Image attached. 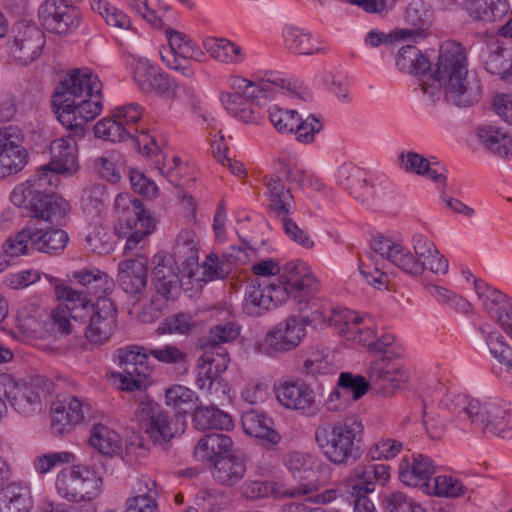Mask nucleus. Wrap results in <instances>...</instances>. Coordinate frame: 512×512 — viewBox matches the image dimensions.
I'll return each instance as SVG.
<instances>
[{"label":"nucleus","instance_id":"obj_1","mask_svg":"<svg viewBox=\"0 0 512 512\" xmlns=\"http://www.w3.org/2000/svg\"><path fill=\"white\" fill-rule=\"evenodd\" d=\"M51 160L25 183L17 185L11 202L28 210L32 217L59 223L70 209L69 203L52 192L59 182V174L72 175L78 170L77 143L74 137L55 139L50 144Z\"/></svg>","mask_w":512,"mask_h":512},{"label":"nucleus","instance_id":"obj_2","mask_svg":"<svg viewBox=\"0 0 512 512\" xmlns=\"http://www.w3.org/2000/svg\"><path fill=\"white\" fill-rule=\"evenodd\" d=\"M419 86L433 104L443 95L446 102L467 107L476 103L481 96L480 81L468 76L466 51L457 42L441 45L434 73L420 78Z\"/></svg>","mask_w":512,"mask_h":512},{"label":"nucleus","instance_id":"obj_3","mask_svg":"<svg viewBox=\"0 0 512 512\" xmlns=\"http://www.w3.org/2000/svg\"><path fill=\"white\" fill-rule=\"evenodd\" d=\"M117 213L115 233L125 240V259L118 264V276H148V258L144 253L147 238L156 228V220L139 199L118 194L114 201Z\"/></svg>","mask_w":512,"mask_h":512},{"label":"nucleus","instance_id":"obj_4","mask_svg":"<svg viewBox=\"0 0 512 512\" xmlns=\"http://www.w3.org/2000/svg\"><path fill=\"white\" fill-rule=\"evenodd\" d=\"M467 426L504 439L512 438V405L496 398L478 399L464 394L448 396L442 403Z\"/></svg>","mask_w":512,"mask_h":512},{"label":"nucleus","instance_id":"obj_5","mask_svg":"<svg viewBox=\"0 0 512 512\" xmlns=\"http://www.w3.org/2000/svg\"><path fill=\"white\" fill-rule=\"evenodd\" d=\"M149 356L163 364L184 365L187 363V352L174 344L158 347H143L138 345L121 348L117 352L119 366V388L126 391H142L151 384L150 375L153 367Z\"/></svg>","mask_w":512,"mask_h":512},{"label":"nucleus","instance_id":"obj_6","mask_svg":"<svg viewBox=\"0 0 512 512\" xmlns=\"http://www.w3.org/2000/svg\"><path fill=\"white\" fill-rule=\"evenodd\" d=\"M364 425L358 415L333 422L322 421L314 430V439L322 455L335 465H347L362 454Z\"/></svg>","mask_w":512,"mask_h":512},{"label":"nucleus","instance_id":"obj_7","mask_svg":"<svg viewBox=\"0 0 512 512\" xmlns=\"http://www.w3.org/2000/svg\"><path fill=\"white\" fill-rule=\"evenodd\" d=\"M325 320L347 341L367 347L371 354L381 355L380 358L392 360L395 337L391 334H383L376 338L372 328L373 319L370 315L360 316L355 311L339 308L333 309Z\"/></svg>","mask_w":512,"mask_h":512},{"label":"nucleus","instance_id":"obj_8","mask_svg":"<svg viewBox=\"0 0 512 512\" xmlns=\"http://www.w3.org/2000/svg\"><path fill=\"white\" fill-rule=\"evenodd\" d=\"M135 417L139 428L156 445H164L186 429V418L179 412L170 414L158 403L147 399L139 403Z\"/></svg>","mask_w":512,"mask_h":512},{"label":"nucleus","instance_id":"obj_9","mask_svg":"<svg viewBox=\"0 0 512 512\" xmlns=\"http://www.w3.org/2000/svg\"><path fill=\"white\" fill-rule=\"evenodd\" d=\"M73 279L82 287L74 289L68 285L55 286V295L59 300L69 301L75 307L80 305L85 310L94 305L100 298H109L108 295L115 287L114 280L104 271L97 268L82 269L73 273Z\"/></svg>","mask_w":512,"mask_h":512},{"label":"nucleus","instance_id":"obj_10","mask_svg":"<svg viewBox=\"0 0 512 512\" xmlns=\"http://www.w3.org/2000/svg\"><path fill=\"white\" fill-rule=\"evenodd\" d=\"M5 399L11 408L22 416H32L42 411L50 394V382L42 377L28 380L4 373Z\"/></svg>","mask_w":512,"mask_h":512},{"label":"nucleus","instance_id":"obj_11","mask_svg":"<svg viewBox=\"0 0 512 512\" xmlns=\"http://www.w3.org/2000/svg\"><path fill=\"white\" fill-rule=\"evenodd\" d=\"M372 247L394 266L412 276H419L424 269H429L436 274H445L448 271V260L438 250L435 255H431V258L420 262L416 261L408 248L382 235L374 237Z\"/></svg>","mask_w":512,"mask_h":512},{"label":"nucleus","instance_id":"obj_12","mask_svg":"<svg viewBox=\"0 0 512 512\" xmlns=\"http://www.w3.org/2000/svg\"><path fill=\"white\" fill-rule=\"evenodd\" d=\"M55 485L60 497L73 502L92 501L103 490L102 477L84 465H73L61 470Z\"/></svg>","mask_w":512,"mask_h":512},{"label":"nucleus","instance_id":"obj_13","mask_svg":"<svg viewBox=\"0 0 512 512\" xmlns=\"http://www.w3.org/2000/svg\"><path fill=\"white\" fill-rule=\"evenodd\" d=\"M127 62L131 67L133 80L140 91L155 93L170 100L177 97L178 83L157 64L132 53L127 54Z\"/></svg>","mask_w":512,"mask_h":512},{"label":"nucleus","instance_id":"obj_14","mask_svg":"<svg viewBox=\"0 0 512 512\" xmlns=\"http://www.w3.org/2000/svg\"><path fill=\"white\" fill-rule=\"evenodd\" d=\"M101 90L102 83L91 70L74 69L65 76L53 93L54 112L57 114V111L73 108L78 100L100 94Z\"/></svg>","mask_w":512,"mask_h":512},{"label":"nucleus","instance_id":"obj_15","mask_svg":"<svg viewBox=\"0 0 512 512\" xmlns=\"http://www.w3.org/2000/svg\"><path fill=\"white\" fill-rule=\"evenodd\" d=\"M44 45V33L35 24L20 20L10 30L6 50L15 63L28 65L41 55Z\"/></svg>","mask_w":512,"mask_h":512},{"label":"nucleus","instance_id":"obj_16","mask_svg":"<svg viewBox=\"0 0 512 512\" xmlns=\"http://www.w3.org/2000/svg\"><path fill=\"white\" fill-rule=\"evenodd\" d=\"M275 281L286 288L288 298L292 297L299 304L300 310H303L320 289V283L311 268L301 260L291 261L282 266L281 273Z\"/></svg>","mask_w":512,"mask_h":512},{"label":"nucleus","instance_id":"obj_17","mask_svg":"<svg viewBox=\"0 0 512 512\" xmlns=\"http://www.w3.org/2000/svg\"><path fill=\"white\" fill-rule=\"evenodd\" d=\"M284 463L292 477L298 482L297 485L288 487V497L308 496L319 489L321 481L318 473L326 466L323 462L309 454L291 452L286 455Z\"/></svg>","mask_w":512,"mask_h":512},{"label":"nucleus","instance_id":"obj_18","mask_svg":"<svg viewBox=\"0 0 512 512\" xmlns=\"http://www.w3.org/2000/svg\"><path fill=\"white\" fill-rule=\"evenodd\" d=\"M288 299L286 288L273 280H252L245 289L243 311L249 316H260Z\"/></svg>","mask_w":512,"mask_h":512},{"label":"nucleus","instance_id":"obj_19","mask_svg":"<svg viewBox=\"0 0 512 512\" xmlns=\"http://www.w3.org/2000/svg\"><path fill=\"white\" fill-rule=\"evenodd\" d=\"M94 134L97 138L111 142H123L132 139L139 150L147 156L158 155L161 152V145L153 135L144 130H141L140 135H136V130L125 127L114 116L98 121L94 126Z\"/></svg>","mask_w":512,"mask_h":512},{"label":"nucleus","instance_id":"obj_20","mask_svg":"<svg viewBox=\"0 0 512 512\" xmlns=\"http://www.w3.org/2000/svg\"><path fill=\"white\" fill-rule=\"evenodd\" d=\"M89 325L85 329L88 341L102 345L112 336L116 329L117 309L110 298H100L84 312Z\"/></svg>","mask_w":512,"mask_h":512},{"label":"nucleus","instance_id":"obj_21","mask_svg":"<svg viewBox=\"0 0 512 512\" xmlns=\"http://www.w3.org/2000/svg\"><path fill=\"white\" fill-rule=\"evenodd\" d=\"M305 336V320L289 316L269 330L264 338V346L270 355L286 353L297 348Z\"/></svg>","mask_w":512,"mask_h":512},{"label":"nucleus","instance_id":"obj_22","mask_svg":"<svg viewBox=\"0 0 512 512\" xmlns=\"http://www.w3.org/2000/svg\"><path fill=\"white\" fill-rule=\"evenodd\" d=\"M370 388L383 396L393 395L408 381V371L394 360L378 358L368 369Z\"/></svg>","mask_w":512,"mask_h":512},{"label":"nucleus","instance_id":"obj_23","mask_svg":"<svg viewBox=\"0 0 512 512\" xmlns=\"http://www.w3.org/2000/svg\"><path fill=\"white\" fill-rule=\"evenodd\" d=\"M475 291L485 310L512 340V302L501 291L474 279Z\"/></svg>","mask_w":512,"mask_h":512},{"label":"nucleus","instance_id":"obj_24","mask_svg":"<svg viewBox=\"0 0 512 512\" xmlns=\"http://www.w3.org/2000/svg\"><path fill=\"white\" fill-rule=\"evenodd\" d=\"M88 410V406L75 396H64L53 401L50 408L52 433L62 435L70 431L84 420Z\"/></svg>","mask_w":512,"mask_h":512},{"label":"nucleus","instance_id":"obj_25","mask_svg":"<svg viewBox=\"0 0 512 512\" xmlns=\"http://www.w3.org/2000/svg\"><path fill=\"white\" fill-rule=\"evenodd\" d=\"M285 87V80L278 76L261 79L259 82H252L240 76L232 79V88L235 91L232 95H239L243 100H249L256 105H264L277 93H282Z\"/></svg>","mask_w":512,"mask_h":512},{"label":"nucleus","instance_id":"obj_26","mask_svg":"<svg viewBox=\"0 0 512 512\" xmlns=\"http://www.w3.org/2000/svg\"><path fill=\"white\" fill-rule=\"evenodd\" d=\"M279 403L286 409L296 410L309 415L314 403V390L303 380H286L274 386Z\"/></svg>","mask_w":512,"mask_h":512},{"label":"nucleus","instance_id":"obj_27","mask_svg":"<svg viewBox=\"0 0 512 512\" xmlns=\"http://www.w3.org/2000/svg\"><path fill=\"white\" fill-rule=\"evenodd\" d=\"M38 16L46 30L57 34H66L79 24L74 9L64 0L44 1L38 9Z\"/></svg>","mask_w":512,"mask_h":512},{"label":"nucleus","instance_id":"obj_28","mask_svg":"<svg viewBox=\"0 0 512 512\" xmlns=\"http://www.w3.org/2000/svg\"><path fill=\"white\" fill-rule=\"evenodd\" d=\"M264 186V195L268 200L267 208L272 216H284L295 212L294 196L290 188L285 185V179L278 170L264 177Z\"/></svg>","mask_w":512,"mask_h":512},{"label":"nucleus","instance_id":"obj_29","mask_svg":"<svg viewBox=\"0 0 512 512\" xmlns=\"http://www.w3.org/2000/svg\"><path fill=\"white\" fill-rule=\"evenodd\" d=\"M102 110L101 95L87 96L78 100L73 108L57 111L59 122L70 130L82 131L84 125L93 120Z\"/></svg>","mask_w":512,"mask_h":512},{"label":"nucleus","instance_id":"obj_30","mask_svg":"<svg viewBox=\"0 0 512 512\" xmlns=\"http://www.w3.org/2000/svg\"><path fill=\"white\" fill-rule=\"evenodd\" d=\"M448 396H457V394L447 393L438 399L437 404L423 400V425L431 439H440L446 433L447 417H450L451 420L456 423V426L466 429L465 425L454 412L443 407L442 403Z\"/></svg>","mask_w":512,"mask_h":512},{"label":"nucleus","instance_id":"obj_31","mask_svg":"<svg viewBox=\"0 0 512 512\" xmlns=\"http://www.w3.org/2000/svg\"><path fill=\"white\" fill-rule=\"evenodd\" d=\"M202 45L212 59L222 64L240 66L248 60L246 49L227 38L207 36Z\"/></svg>","mask_w":512,"mask_h":512},{"label":"nucleus","instance_id":"obj_32","mask_svg":"<svg viewBox=\"0 0 512 512\" xmlns=\"http://www.w3.org/2000/svg\"><path fill=\"white\" fill-rule=\"evenodd\" d=\"M435 472L433 460L423 454L404 456L399 463L400 481L411 487L425 484Z\"/></svg>","mask_w":512,"mask_h":512},{"label":"nucleus","instance_id":"obj_33","mask_svg":"<svg viewBox=\"0 0 512 512\" xmlns=\"http://www.w3.org/2000/svg\"><path fill=\"white\" fill-rule=\"evenodd\" d=\"M404 19L410 27L396 29L394 37L399 40L423 38L431 22V11L422 1H413L406 8Z\"/></svg>","mask_w":512,"mask_h":512},{"label":"nucleus","instance_id":"obj_34","mask_svg":"<svg viewBox=\"0 0 512 512\" xmlns=\"http://www.w3.org/2000/svg\"><path fill=\"white\" fill-rule=\"evenodd\" d=\"M229 361V355L226 350H220L218 354H214L210 350L203 351L198 360V386L201 389L207 387L210 391L221 373L228 368Z\"/></svg>","mask_w":512,"mask_h":512},{"label":"nucleus","instance_id":"obj_35","mask_svg":"<svg viewBox=\"0 0 512 512\" xmlns=\"http://www.w3.org/2000/svg\"><path fill=\"white\" fill-rule=\"evenodd\" d=\"M390 466L386 464L368 463L354 468L352 476L356 481L353 495H366L374 491L376 483L384 485L390 477Z\"/></svg>","mask_w":512,"mask_h":512},{"label":"nucleus","instance_id":"obj_36","mask_svg":"<svg viewBox=\"0 0 512 512\" xmlns=\"http://www.w3.org/2000/svg\"><path fill=\"white\" fill-rule=\"evenodd\" d=\"M241 423L244 432L269 444H277L281 436L273 428L274 422L261 411L250 409L244 411L241 416Z\"/></svg>","mask_w":512,"mask_h":512},{"label":"nucleus","instance_id":"obj_37","mask_svg":"<svg viewBox=\"0 0 512 512\" xmlns=\"http://www.w3.org/2000/svg\"><path fill=\"white\" fill-rule=\"evenodd\" d=\"M247 457L243 453L231 454L216 459L212 476L221 485L232 486L245 476Z\"/></svg>","mask_w":512,"mask_h":512},{"label":"nucleus","instance_id":"obj_38","mask_svg":"<svg viewBox=\"0 0 512 512\" xmlns=\"http://www.w3.org/2000/svg\"><path fill=\"white\" fill-rule=\"evenodd\" d=\"M33 498L30 486L23 481H13L0 491V512H31Z\"/></svg>","mask_w":512,"mask_h":512},{"label":"nucleus","instance_id":"obj_39","mask_svg":"<svg viewBox=\"0 0 512 512\" xmlns=\"http://www.w3.org/2000/svg\"><path fill=\"white\" fill-rule=\"evenodd\" d=\"M157 497L156 483L149 478H140L126 501V512H159Z\"/></svg>","mask_w":512,"mask_h":512},{"label":"nucleus","instance_id":"obj_40","mask_svg":"<svg viewBox=\"0 0 512 512\" xmlns=\"http://www.w3.org/2000/svg\"><path fill=\"white\" fill-rule=\"evenodd\" d=\"M174 256L181 263V273L189 279L196 276L199 271L198 248L194 234L190 231H181L177 236Z\"/></svg>","mask_w":512,"mask_h":512},{"label":"nucleus","instance_id":"obj_41","mask_svg":"<svg viewBox=\"0 0 512 512\" xmlns=\"http://www.w3.org/2000/svg\"><path fill=\"white\" fill-rule=\"evenodd\" d=\"M398 164L402 170L425 176L435 183L444 184L446 181L444 169L435 167L434 163L417 152L407 151L400 153Z\"/></svg>","mask_w":512,"mask_h":512},{"label":"nucleus","instance_id":"obj_42","mask_svg":"<svg viewBox=\"0 0 512 512\" xmlns=\"http://www.w3.org/2000/svg\"><path fill=\"white\" fill-rule=\"evenodd\" d=\"M509 0H467L464 9L475 21L495 22L509 11Z\"/></svg>","mask_w":512,"mask_h":512},{"label":"nucleus","instance_id":"obj_43","mask_svg":"<svg viewBox=\"0 0 512 512\" xmlns=\"http://www.w3.org/2000/svg\"><path fill=\"white\" fill-rule=\"evenodd\" d=\"M240 326L234 320H228L211 327L208 333L200 339L202 351H213L218 354L220 350H226L222 344L234 341L240 334Z\"/></svg>","mask_w":512,"mask_h":512},{"label":"nucleus","instance_id":"obj_44","mask_svg":"<svg viewBox=\"0 0 512 512\" xmlns=\"http://www.w3.org/2000/svg\"><path fill=\"white\" fill-rule=\"evenodd\" d=\"M233 441L230 436L221 433H209L202 436L195 449L194 455L198 460L215 462L230 451Z\"/></svg>","mask_w":512,"mask_h":512},{"label":"nucleus","instance_id":"obj_45","mask_svg":"<svg viewBox=\"0 0 512 512\" xmlns=\"http://www.w3.org/2000/svg\"><path fill=\"white\" fill-rule=\"evenodd\" d=\"M170 257L167 253L161 251L152 258V275L155 288L158 294L169 298L173 289L177 286V276L169 264Z\"/></svg>","mask_w":512,"mask_h":512},{"label":"nucleus","instance_id":"obj_46","mask_svg":"<svg viewBox=\"0 0 512 512\" xmlns=\"http://www.w3.org/2000/svg\"><path fill=\"white\" fill-rule=\"evenodd\" d=\"M193 424L198 430L233 428L231 416L214 406H196L193 413Z\"/></svg>","mask_w":512,"mask_h":512},{"label":"nucleus","instance_id":"obj_47","mask_svg":"<svg viewBox=\"0 0 512 512\" xmlns=\"http://www.w3.org/2000/svg\"><path fill=\"white\" fill-rule=\"evenodd\" d=\"M233 262L234 257L231 254L219 256L215 253H210L206 256L202 265L199 266V270H202L201 275H196L192 280L206 283L224 279L231 273Z\"/></svg>","mask_w":512,"mask_h":512},{"label":"nucleus","instance_id":"obj_48","mask_svg":"<svg viewBox=\"0 0 512 512\" xmlns=\"http://www.w3.org/2000/svg\"><path fill=\"white\" fill-rule=\"evenodd\" d=\"M285 47L299 55H312L321 50L316 39L309 32L295 26H287L283 29Z\"/></svg>","mask_w":512,"mask_h":512},{"label":"nucleus","instance_id":"obj_49","mask_svg":"<svg viewBox=\"0 0 512 512\" xmlns=\"http://www.w3.org/2000/svg\"><path fill=\"white\" fill-rule=\"evenodd\" d=\"M165 36L169 43V49L166 51L168 57L175 55L185 60L194 59L200 61L203 52L197 48L189 37L170 27L165 28Z\"/></svg>","mask_w":512,"mask_h":512},{"label":"nucleus","instance_id":"obj_50","mask_svg":"<svg viewBox=\"0 0 512 512\" xmlns=\"http://www.w3.org/2000/svg\"><path fill=\"white\" fill-rule=\"evenodd\" d=\"M89 443L105 456H113L121 450V437L113 429L103 424L93 426Z\"/></svg>","mask_w":512,"mask_h":512},{"label":"nucleus","instance_id":"obj_51","mask_svg":"<svg viewBox=\"0 0 512 512\" xmlns=\"http://www.w3.org/2000/svg\"><path fill=\"white\" fill-rule=\"evenodd\" d=\"M396 66L399 70L409 74H423L430 69L428 58L413 45L403 46L397 55Z\"/></svg>","mask_w":512,"mask_h":512},{"label":"nucleus","instance_id":"obj_52","mask_svg":"<svg viewBox=\"0 0 512 512\" xmlns=\"http://www.w3.org/2000/svg\"><path fill=\"white\" fill-rule=\"evenodd\" d=\"M478 137L493 154L500 157L512 156V135L487 126L478 129Z\"/></svg>","mask_w":512,"mask_h":512},{"label":"nucleus","instance_id":"obj_53","mask_svg":"<svg viewBox=\"0 0 512 512\" xmlns=\"http://www.w3.org/2000/svg\"><path fill=\"white\" fill-rule=\"evenodd\" d=\"M241 494L247 499L256 500L266 497H288V487L275 481L247 480L241 486Z\"/></svg>","mask_w":512,"mask_h":512},{"label":"nucleus","instance_id":"obj_54","mask_svg":"<svg viewBox=\"0 0 512 512\" xmlns=\"http://www.w3.org/2000/svg\"><path fill=\"white\" fill-rule=\"evenodd\" d=\"M64 302L65 304H59L55 309H53L51 317L57 331L63 334H69L73 331V325L70 320L73 319L75 322H86V317L88 315L84 314L86 310L80 305H75L74 307L69 301Z\"/></svg>","mask_w":512,"mask_h":512},{"label":"nucleus","instance_id":"obj_55","mask_svg":"<svg viewBox=\"0 0 512 512\" xmlns=\"http://www.w3.org/2000/svg\"><path fill=\"white\" fill-rule=\"evenodd\" d=\"M68 240V234L62 229L34 230V248L39 252L58 254L65 249Z\"/></svg>","mask_w":512,"mask_h":512},{"label":"nucleus","instance_id":"obj_56","mask_svg":"<svg viewBox=\"0 0 512 512\" xmlns=\"http://www.w3.org/2000/svg\"><path fill=\"white\" fill-rule=\"evenodd\" d=\"M486 344L489 348L490 354L495 358L498 363L505 367L507 372L512 371V347L506 342L504 336L496 330L487 331L481 327Z\"/></svg>","mask_w":512,"mask_h":512},{"label":"nucleus","instance_id":"obj_57","mask_svg":"<svg viewBox=\"0 0 512 512\" xmlns=\"http://www.w3.org/2000/svg\"><path fill=\"white\" fill-rule=\"evenodd\" d=\"M482 56L486 71L490 74L500 75L501 79L504 80L508 69L505 68L506 60L503 44L497 38H489L486 42V51H483Z\"/></svg>","mask_w":512,"mask_h":512},{"label":"nucleus","instance_id":"obj_58","mask_svg":"<svg viewBox=\"0 0 512 512\" xmlns=\"http://www.w3.org/2000/svg\"><path fill=\"white\" fill-rule=\"evenodd\" d=\"M91 8L97 12L107 25L128 30L131 28V20L127 14L111 5L107 0H90Z\"/></svg>","mask_w":512,"mask_h":512},{"label":"nucleus","instance_id":"obj_59","mask_svg":"<svg viewBox=\"0 0 512 512\" xmlns=\"http://www.w3.org/2000/svg\"><path fill=\"white\" fill-rule=\"evenodd\" d=\"M221 101L225 109L238 120L244 123H254L258 119V113L252 107V102L243 100L239 95L223 93Z\"/></svg>","mask_w":512,"mask_h":512},{"label":"nucleus","instance_id":"obj_60","mask_svg":"<svg viewBox=\"0 0 512 512\" xmlns=\"http://www.w3.org/2000/svg\"><path fill=\"white\" fill-rule=\"evenodd\" d=\"M30 247L34 248V230L25 228L5 240L2 245L3 256L14 258L27 255Z\"/></svg>","mask_w":512,"mask_h":512},{"label":"nucleus","instance_id":"obj_61","mask_svg":"<svg viewBox=\"0 0 512 512\" xmlns=\"http://www.w3.org/2000/svg\"><path fill=\"white\" fill-rule=\"evenodd\" d=\"M378 256H380L381 259L388 260L385 256L375 252L371 246V251L367 253L366 260L362 258L359 259V270L369 284L380 289L385 285L386 278L385 274L381 271Z\"/></svg>","mask_w":512,"mask_h":512},{"label":"nucleus","instance_id":"obj_62","mask_svg":"<svg viewBox=\"0 0 512 512\" xmlns=\"http://www.w3.org/2000/svg\"><path fill=\"white\" fill-rule=\"evenodd\" d=\"M337 181L340 185L355 192L369 187L366 172L352 163H344L338 168Z\"/></svg>","mask_w":512,"mask_h":512},{"label":"nucleus","instance_id":"obj_63","mask_svg":"<svg viewBox=\"0 0 512 512\" xmlns=\"http://www.w3.org/2000/svg\"><path fill=\"white\" fill-rule=\"evenodd\" d=\"M94 167L102 179L111 183L118 182L123 172L121 158L114 152L97 157L94 160Z\"/></svg>","mask_w":512,"mask_h":512},{"label":"nucleus","instance_id":"obj_64","mask_svg":"<svg viewBox=\"0 0 512 512\" xmlns=\"http://www.w3.org/2000/svg\"><path fill=\"white\" fill-rule=\"evenodd\" d=\"M85 240L87 247L97 254H108L114 249V235L103 225L92 226Z\"/></svg>","mask_w":512,"mask_h":512}]
</instances>
